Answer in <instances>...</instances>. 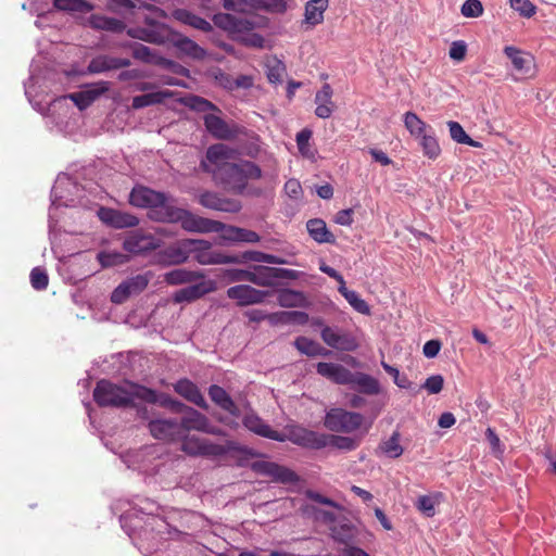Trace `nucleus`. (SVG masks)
<instances>
[{
    "label": "nucleus",
    "instance_id": "nucleus-1",
    "mask_svg": "<svg viewBox=\"0 0 556 556\" xmlns=\"http://www.w3.org/2000/svg\"><path fill=\"white\" fill-rule=\"evenodd\" d=\"M237 154V151L227 144L216 143L207 149L206 159L201 165L225 190L243 194L248 181L260 178L262 170L250 161L236 163Z\"/></svg>",
    "mask_w": 556,
    "mask_h": 556
},
{
    "label": "nucleus",
    "instance_id": "nucleus-45",
    "mask_svg": "<svg viewBox=\"0 0 556 556\" xmlns=\"http://www.w3.org/2000/svg\"><path fill=\"white\" fill-rule=\"evenodd\" d=\"M400 442L401 433L395 430L388 440H384L379 444V448L386 456L390 458H399L404 452Z\"/></svg>",
    "mask_w": 556,
    "mask_h": 556
},
{
    "label": "nucleus",
    "instance_id": "nucleus-11",
    "mask_svg": "<svg viewBox=\"0 0 556 556\" xmlns=\"http://www.w3.org/2000/svg\"><path fill=\"white\" fill-rule=\"evenodd\" d=\"M151 278V273L128 277L113 290L111 301L115 304L126 302L130 296L141 293L148 287Z\"/></svg>",
    "mask_w": 556,
    "mask_h": 556
},
{
    "label": "nucleus",
    "instance_id": "nucleus-18",
    "mask_svg": "<svg viewBox=\"0 0 556 556\" xmlns=\"http://www.w3.org/2000/svg\"><path fill=\"white\" fill-rule=\"evenodd\" d=\"M257 274L261 275L262 278H257L256 273L244 269L227 270V277L230 281H252L262 285H274L275 279L278 278V268L258 267Z\"/></svg>",
    "mask_w": 556,
    "mask_h": 556
},
{
    "label": "nucleus",
    "instance_id": "nucleus-33",
    "mask_svg": "<svg viewBox=\"0 0 556 556\" xmlns=\"http://www.w3.org/2000/svg\"><path fill=\"white\" fill-rule=\"evenodd\" d=\"M210 399L222 409L226 410L232 416L238 417L240 412L230 395L222 387L212 384L208 388Z\"/></svg>",
    "mask_w": 556,
    "mask_h": 556
},
{
    "label": "nucleus",
    "instance_id": "nucleus-6",
    "mask_svg": "<svg viewBox=\"0 0 556 556\" xmlns=\"http://www.w3.org/2000/svg\"><path fill=\"white\" fill-rule=\"evenodd\" d=\"M129 202L134 206L149 208L150 218L161 222L157 216L164 215V211L173 205L174 199L165 192L137 186L129 194Z\"/></svg>",
    "mask_w": 556,
    "mask_h": 556
},
{
    "label": "nucleus",
    "instance_id": "nucleus-29",
    "mask_svg": "<svg viewBox=\"0 0 556 556\" xmlns=\"http://www.w3.org/2000/svg\"><path fill=\"white\" fill-rule=\"evenodd\" d=\"M219 232L220 239L225 242L255 243L260 241V236L255 231L236 226H228L224 224V227Z\"/></svg>",
    "mask_w": 556,
    "mask_h": 556
},
{
    "label": "nucleus",
    "instance_id": "nucleus-47",
    "mask_svg": "<svg viewBox=\"0 0 556 556\" xmlns=\"http://www.w3.org/2000/svg\"><path fill=\"white\" fill-rule=\"evenodd\" d=\"M404 124L407 130L410 132V135L416 137L417 139L427 131L432 129L431 126L427 125L424 121H421L414 112L405 113Z\"/></svg>",
    "mask_w": 556,
    "mask_h": 556
},
{
    "label": "nucleus",
    "instance_id": "nucleus-9",
    "mask_svg": "<svg viewBox=\"0 0 556 556\" xmlns=\"http://www.w3.org/2000/svg\"><path fill=\"white\" fill-rule=\"evenodd\" d=\"M503 53L510 61L513 70L517 75L515 80L529 79L535 76V60L530 52L515 46H505Z\"/></svg>",
    "mask_w": 556,
    "mask_h": 556
},
{
    "label": "nucleus",
    "instance_id": "nucleus-23",
    "mask_svg": "<svg viewBox=\"0 0 556 556\" xmlns=\"http://www.w3.org/2000/svg\"><path fill=\"white\" fill-rule=\"evenodd\" d=\"M265 295V292L248 285L233 286L227 290V296L235 300L240 306L260 303L264 300Z\"/></svg>",
    "mask_w": 556,
    "mask_h": 556
},
{
    "label": "nucleus",
    "instance_id": "nucleus-21",
    "mask_svg": "<svg viewBox=\"0 0 556 556\" xmlns=\"http://www.w3.org/2000/svg\"><path fill=\"white\" fill-rule=\"evenodd\" d=\"M151 434L159 440H180L181 432L176 418L154 419L149 422Z\"/></svg>",
    "mask_w": 556,
    "mask_h": 556
},
{
    "label": "nucleus",
    "instance_id": "nucleus-50",
    "mask_svg": "<svg viewBox=\"0 0 556 556\" xmlns=\"http://www.w3.org/2000/svg\"><path fill=\"white\" fill-rule=\"evenodd\" d=\"M53 5L60 11H72L88 13L92 11L93 7L86 0H54Z\"/></svg>",
    "mask_w": 556,
    "mask_h": 556
},
{
    "label": "nucleus",
    "instance_id": "nucleus-8",
    "mask_svg": "<svg viewBox=\"0 0 556 556\" xmlns=\"http://www.w3.org/2000/svg\"><path fill=\"white\" fill-rule=\"evenodd\" d=\"M364 421L362 414L343 408H331L326 413L324 426L332 432L351 433L361 428Z\"/></svg>",
    "mask_w": 556,
    "mask_h": 556
},
{
    "label": "nucleus",
    "instance_id": "nucleus-36",
    "mask_svg": "<svg viewBox=\"0 0 556 556\" xmlns=\"http://www.w3.org/2000/svg\"><path fill=\"white\" fill-rule=\"evenodd\" d=\"M88 25L97 30H105L110 33H122L126 25L121 20L109 17L100 14H92L88 17Z\"/></svg>",
    "mask_w": 556,
    "mask_h": 556
},
{
    "label": "nucleus",
    "instance_id": "nucleus-43",
    "mask_svg": "<svg viewBox=\"0 0 556 556\" xmlns=\"http://www.w3.org/2000/svg\"><path fill=\"white\" fill-rule=\"evenodd\" d=\"M230 258L237 261L230 262V264H243L248 262L256 263H278V258L274 255L265 254L258 251H245L241 254H230Z\"/></svg>",
    "mask_w": 556,
    "mask_h": 556
},
{
    "label": "nucleus",
    "instance_id": "nucleus-13",
    "mask_svg": "<svg viewBox=\"0 0 556 556\" xmlns=\"http://www.w3.org/2000/svg\"><path fill=\"white\" fill-rule=\"evenodd\" d=\"M180 440H182L181 450L192 456H219L225 453L223 445L204 438L185 434Z\"/></svg>",
    "mask_w": 556,
    "mask_h": 556
},
{
    "label": "nucleus",
    "instance_id": "nucleus-10",
    "mask_svg": "<svg viewBox=\"0 0 556 556\" xmlns=\"http://www.w3.org/2000/svg\"><path fill=\"white\" fill-rule=\"evenodd\" d=\"M181 414L180 420H178V425L180 428L181 437L188 434L190 430L201 431L205 433L216 434L217 429L213 426L208 418L197 409L182 405L181 410L178 412Z\"/></svg>",
    "mask_w": 556,
    "mask_h": 556
},
{
    "label": "nucleus",
    "instance_id": "nucleus-63",
    "mask_svg": "<svg viewBox=\"0 0 556 556\" xmlns=\"http://www.w3.org/2000/svg\"><path fill=\"white\" fill-rule=\"evenodd\" d=\"M285 192L289 198L294 200L300 199L303 194L301 184L296 179H289L285 184Z\"/></svg>",
    "mask_w": 556,
    "mask_h": 556
},
{
    "label": "nucleus",
    "instance_id": "nucleus-41",
    "mask_svg": "<svg viewBox=\"0 0 556 556\" xmlns=\"http://www.w3.org/2000/svg\"><path fill=\"white\" fill-rule=\"evenodd\" d=\"M313 131L309 128H303L296 134L295 141L300 154L311 161L316 160L317 150L311 144Z\"/></svg>",
    "mask_w": 556,
    "mask_h": 556
},
{
    "label": "nucleus",
    "instance_id": "nucleus-54",
    "mask_svg": "<svg viewBox=\"0 0 556 556\" xmlns=\"http://www.w3.org/2000/svg\"><path fill=\"white\" fill-rule=\"evenodd\" d=\"M110 89L109 81H98L91 85L86 86L83 90L85 91L87 98L94 102L100 96L104 94Z\"/></svg>",
    "mask_w": 556,
    "mask_h": 556
},
{
    "label": "nucleus",
    "instance_id": "nucleus-3",
    "mask_svg": "<svg viewBox=\"0 0 556 556\" xmlns=\"http://www.w3.org/2000/svg\"><path fill=\"white\" fill-rule=\"evenodd\" d=\"M140 386L124 381L121 384L102 379L97 382L93 390V400L101 407H128L135 406L139 400Z\"/></svg>",
    "mask_w": 556,
    "mask_h": 556
},
{
    "label": "nucleus",
    "instance_id": "nucleus-39",
    "mask_svg": "<svg viewBox=\"0 0 556 556\" xmlns=\"http://www.w3.org/2000/svg\"><path fill=\"white\" fill-rule=\"evenodd\" d=\"M175 20L202 31H211L212 25L206 20L185 9H177L173 12Z\"/></svg>",
    "mask_w": 556,
    "mask_h": 556
},
{
    "label": "nucleus",
    "instance_id": "nucleus-24",
    "mask_svg": "<svg viewBox=\"0 0 556 556\" xmlns=\"http://www.w3.org/2000/svg\"><path fill=\"white\" fill-rule=\"evenodd\" d=\"M316 371L318 375L325 377L326 379L337 383L348 386L351 383L352 371L344 366L336 363H326L320 362L316 366Z\"/></svg>",
    "mask_w": 556,
    "mask_h": 556
},
{
    "label": "nucleus",
    "instance_id": "nucleus-57",
    "mask_svg": "<svg viewBox=\"0 0 556 556\" xmlns=\"http://www.w3.org/2000/svg\"><path fill=\"white\" fill-rule=\"evenodd\" d=\"M381 366L389 375L393 377V381L399 388L408 389L410 387L412 383L408 380L407 376L400 375L397 368L387 364L386 362H381Z\"/></svg>",
    "mask_w": 556,
    "mask_h": 556
},
{
    "label": "nucleus",
    "instance_id": "nucleus-15",
    "mask_svg": "<svg viewBox=\"0 0 556 556\" xmlns=\"http://www.w3.org/2000/svg\"><path fill=\"white\" fill-rule=\"evenodd\" d=\"M162 240L151 232L141 229L130 232L124 240V250L131 254H142L156 250L161 247Z\"/></svg>",
    "mask_w": 556,
    "mask_h": 556
},
{
    "label": "nucleus",
    "instance_id": "nucleus-44",
    "mask_svg": "<svg viewBox=\"0 0 556 556\" xmlns=\"http://www.w3.org/2000/svg\"><path fill=\"white\" fill-rule=\"evenodd\" d=\"M338 290L356 312L364 315L370 314L369 305L356 291L349 290L345 285L339 286Z\"/></svg>",
    "mask_w": 556,
    "mask_h": 556
},
{
    "label": "nucleus",
    "instance_id": "nucleus-42",
    "mask_svg": "<svg viewBox=\"0 0 556 556\" xmlns=\"http://www.w3.org/2000/svg\"><path fill=\"white\" fill-rule=\"evenodd\" d=\"M418 139L425 156L430 160L439 157L441 154V148L432 129L420 136Z\"/></svg>",
    "mask_w": 556,
    "mask_h": 556
},
{
    "label": "nucleus",
    "instance_id": "nucleus-46",
    "mask_svg": "<svg viewBox=\"0 0 556 556\" xmlns=\"http://www.w3.org/2000/svg\"><path fill=\"white\" fill-rule=\"evenodd\" d=\"M294 345L296 349L307 355V356H317V355H328L329 351L323 348L318 342L308 339L306 337H299L294 341Z\"/></svg>",
    "mask_w": 556,
    "mask_h": 556
},
{
    "label": "nucleus",
    "instance_id": "nucleus-4",
    "mask_svg": "<svg viewBox=\"0 0 556 556\" xmlns=\"http://www.w3.org/2000/svg\"><path fill=\"white\" fill-rule=\"evenodd\" d=\"M288 438L298 445L314 450L332 446L342 451H354L359 445V440L354 438L318 433L301 427L291 429Z\"/></svg>",
    "mask_w": 556,
    "mask_h": 556
},
{
    "label": "nucleus",
    "instance_id": "nucleus-53",
    "mask_svg": "<svg viewBox=\"0 0 556 556\" xmlns=\"http://www.w3.org/2000/svg\"><path fill=\"white\" fill-rule=\"evenodd\" d=\"M308 321V315L300 311L280 312V324L305 325Z\"/></svg>",
    "mask_w": 556,
    "mask_h": 556
},
{
    "label": "nucleus",
    "instance_id": "nucleus-60",
    "mask_svg": "<svg viewBox=\"0 0 556 556\" xmlns=\"http://www.w3.org/2000/svg\"><path fill=\"white\" fill-rule=\"evenodd\" d=\"M467 46L463 40L452 42L448 51V55L452 60L463 61L466 56Z\"/></svg>",
    "mask_w": 556,
    "mask_h": 556
},
{
    "label": "nucleus",
    "instance_id": "nucleus-61",
    "mask_svg": "<svg viewBox=\"0 0 556 556\" xmlns=\"http://www.w3.org/2000/svg\"><path fill=\"white\" fill-rule=\"evenodd\" d=\"M156 509H157V507L155 506V504L153 502H150L149 500H147V501H144V506L139 507V509L134 507V508L125 511L123 514L122 518H125V519L131 518L132 516H135L137 514V511L144 514V515H153L154 510H156Z\"/></svg>",
    "mask_w": 556,
    "mask_h": 556
},
{
    "label": "nucleus",
    "instance_id": "nucleus-40",
    "mask_svg": "<svg viewBox=\"0 0 556 556\" xmlns=\"http://www.w3.org/2000/svg\"><path fill=\"white\" fill-rule=\"evenodd\" d=\"M243 425L249 430L253 431L254 433L269 438L273 440H278V432L270 429L268 425H266L258 416L254 414H248L243 418Z\"/></svg>",
    "mask_w": 556,
    "mask_h": 556
},
{
    "label": "nucleus",
    "instance_id": "nucleus-7",
    "mask_svg": "<svg viewBox=\"0 0 556 556\" xmlns=\"http://www.w3.org/2000/svg\"><path fill=\"white\" fill-rule=\"evenodd\" d=\"M83 189L66 174H61L51 190V207L49 211L50 231L54 228L55 210L60 206H76V198L80 197Z\"/></svg>",
    "mask_w": 556,
    "mask_h": 556
},
{
    "label": "nucleus",
    "instance_id": "nucleus-52",
    "mask_svg": "<svg viewBox=\"0 0 556 556\" xmlns=\"http://www.w3.org/2000/svg\"><path fill=\"white\" fill-rule=\"evenodd\" d=\"M447 126H448L451 138L454 141H456L458 143L467 144V146H470V147H475V148L481 147L480 142L471 139L466 134V131L464 130L463 126L458 122L451 121V122L447 123Z\"/></svg>",
    "mask_w": 556,
    "mask_h": 556
},
{
    "label": "nucleus",
    "instance_id": "nucleus-58",
    "mask_svg": "<svg viewBox=\"0 0 556 556\" xmlns=\"http://www.w3.org/2000/svg\"><path fill=\"white\" fill-rule=\"evenodd\" d=\"M510 7L520 12L522 16L531 17L535 13V7L529 0H509Z\"/></svg>",
    "mask_w": 556,
    "mask_h": 556
},
{
    "label": "nucleus",
    "instance_id": "nucleus-62",
    "mask_svg": "<svg viewBox=\"0 0 556 556\" xmlns=\"http://www.w3.org/2000/svg\"><path fill=\"white\" fill-rule=\"evenodd\" d=\"M189 106L195 111H199V112H206L208 110H214L215 109V105L201 98V97H197V96H193L189 99V102H188Z\"/></svg>",
    "mask_w": 556,
    "mask_h": 556
},
{
    "label": "nucleus",
    "instance_id": "nucleus-37",
    "mask_svg": "<svg viewBox=\"0 0 556 556\" xmlns=\"http://www.w3.org/2000/svg\"><path fill=\"white\" fill-rule=\"evenodd\" d=\"M87 97L88 96H86L84 90L60 97L51 102L48 111L50 113H54L56 110L62 109L63 105L67 104L68 101H72L80 111H83L92 103Z\"/></svg>",
    "mask_w": 556,
    "mask_h": 556
},
{
    "label": "nucleus",
    "instance_id": "nucleus-31",
    "mask_svg": "<svg viewBox=\"0 0 556 556\" xmlns=\"http://www.w3.org/2000/svg\"><path fill=\"white\" fill-rule=\"evenodd\" d=\"M204 275L200 271L176 268L164 274L163 280L169 286H179L193 283L203 279Z\"/></svg>",
    "mask_w": 556,
    "mask_h": 556
},
{
    "label": "nucleus",
    "instance_id": "nucleus-20",
    "mask_svg": "<svg viewBox=\"0 0 556 556\" xmlns=\"http://www.w3.org/2000/svg\"><path fill=\"white\" fill-rule=\"evenodd\" d=\"M131 61L128 58H118L111 54H100L90 60L87 70L90 74H102L105 72L128 67Z\"/></svg>",
    "mask_w": 556,
    "mask_h": 556
},
{
    "label": "nucleus",
    "instance_id": "nucleus-59",
    "mask_svg": "<svg viewBox=\"0 0 556 556\" xmlns=\"http://www.w3.org/2000/svg\"><path fill=\"white\" fill-rule=\"evenodd\" d=\"M444 379L441 375H433L426 379L424 383V388L430 393V394H437L441 392L443 389Z\"/></svg>",
    "mask_w": 556,
    "mask_h": 556
},
{
    "label": "nucleus",
    "instance_id": "nucleus-25",
    "mask_svg": "<svg viewBox=\"0 0 556 556\" xmlns=\"http://www.w3.org/2000/svg\"><path fill=\"white\" fill-rule=\"evenodd\" d=\"M139 400L150 404H159L160 406L169 409L172 413L178 414L184 405L182 402L177 401L165 393H156L154 390L140 386Z\"/></svg>",
    "mask_w": 556,
    "mask_h": 556
},
{
    "label": "nucleus",
    "instance_id": "nucleus-32",
    "mask_svg": "<svg viewBox=\"0 0 556 556\" xmlns=\"http://www.w3.org/2000/svg\"><path fill=\"white\" fill-rule=\"evenodd\" d=\"M306 229L309 237L317 243H334L336 237L328 229L325 220L321 218H312L306 223Z\"/></svg>",
    "mask_w": 556,
    "mask_h": 556
},
{
    "label": "nucleus",
    "instance_id": "nucleus-19",
    "mask_svg": "<svg viewBox=\"0 0 556 556\" xmlns=\"http://www.w3.org/2000/svg\"><path fill=\"white\" fill-rule=\"evenodd\" d=\"M98 216L104 224L116 229L131 228L139 224L135 215L111 207H100Z\"/></svg>",
    "mask_w": 556,
    "mask_h": 556
},
{
    "label": "nucleus",
    "instance_id": "nucleus-64",
    "mask_svg": "<svg viewBox=\"0 0 556 556\" xmlns=\"http://www.w3.org/2000/svg\"><path fill=\"white\" fill-rule=\"evenodd\" d=\"M417 507L428 517H432L435 513L434 503L432 498L427 495H422L418 498Z\"/></svg>",
    "mask_w": 556,
    "mask_h": 556
},
{
    "label": "nucleus",
    "instance_id": "nucleus-55",
    "mask_svg": "<svg viewBox=\"0 0 556 556\" xmlns=\"http://www.w3.org/2000/svg\"><path fill=\"white\" fill-rule=\"evenodd\" d=\"M30 283L36 290H45L49 283L46 270L40 267L33 268L30 271Z\"/></svg>",
    "mask_w": 556,
    "mask_h": 556
},
{
    "label": "nucleus",
    "instance_id": "nucleus-56",
    "mask_svg": "<svg viewBox=\"0 0 556 556\" xmlns=\"http://www.w3.org/2000/svg\"><path fill=\"white\" fill-rule=\"evenodd\" d=\"M460 12L466 17H479L483 13V5L479 0H466Z\"/></svg>",
    "mask_w": 556,
    "mask_h": 556
},
{
    "label": "nucleus",
    "instance_id": "nucleus-30",
    "mask_svg": "<svg viewBox=\"0 0 556 556\" xmlns=\"http://www.w3.org/2000/svg\"><path fill=\"white\" fill-rule=\"evenodd\" d=\"M333 90L329 84H324L315 96V114L319 118H329L336 108L332 101Z\"/></svg>",
    "mask_w": 556,
    "mask_h": 556
},
{
    "label": "nucleus",
    "instance_id": "nucleus-35",
    "mask_svg": "<svg viewBox=\"0 0 556 556\" xmlns=\"http://www.w3.org/2000/svg\"><path fill=\"white\" fill-rule=\"evenodd\" d=\"M350 384L355 386L358 392L366 395H377L381 391L379 381L365 372H353Z\"/></svg>",
    "mask_w": 556,
    "mask_h": 556
},
{
    "label": "nucleus",
    "instance_id": "nucleus-22",
    "mask_svg": "<svg viewBox=\"0 0 556 556\" xmlns=\"http://www.w3.org/2000/svg\"><path fill=\"white\" fill-rule=\"evenodd\" d=\"M199 202L204 207L227 213H237L241 208L239 201L224 198L216 192L210 191L202 193Z\"/></svg>",
    "mask_w": 556,
    "mask_h": 556
},
{
    "label": "nucleus",
    "instance_id": "nucleus-34",
    "mask_svg": "<svg viewBox=\"0 0 556 556\" xmlns=\"http://www.w3.org/2000/svg\"><path fill=\"white\" fill-rule=\"evenodd\" d=\"M329 4L328 0H309L305 4L304 24L315 27L324 22V13Z\"/></svg>",
    "mask_w": 556,
    "mask_h": 556
},
{
    "label": "nucleus",
    "instance_id": "nucleus-2",
    "mask_svg": "<svg viewBox=\"0 0 556 556\" xmlns=\"http://www.w3.org/2000/svg\"><path fill=\"white\" fill-rule=\"evenodd\" d=\"M146 24L144 27L128 29V35L132 38L157 45L172 42L179 52L194 60H201L205 56L203 48L190 38L174 31L166 24L152 18H146Z\"/></svg>",
    "mask_w": 556,
    "mask_h": 556
},
{
    "label": "nucleus",
    "instance_id": "nucleus-5",
    "mask_svg": "<svg viewBox=\"0 0 556 556\" xmlns=\"http://www.w3.org/2000/svg\"><path fill=\"white\" fill-rule=\"evenodd\" d=\"M163 214L157 216L161 223H180L185 230L191 232H219L224 227V223L195 216L189 211L178 207L175 202Z\"/></svg>",
    "mask_w": 556,
    "mask_h": 556
},
{
    "label": "nucleus",
    "instance_id": "nucleus-27",
    "mask_svg": "<svg viewBox=\"0 0 556 556\" xmlns=\"http://www.w3.org/2000/svg\"><path fill=\"white\" fill-rule=\"evenodd\" d=\"M204 124L207 131L215 138L229 140L236 137L237 130L229 126L223 118L214 114L204 116Z\"/></svg>",
    "mask_w": 556,
    "mask_h": 556
},
{
    "label": "nucleus",
    "instance_id": "nucleus-17",
    "mask_svg": "<svg viewBox=\"0 0 556 556\" xmlns=\"http://www.w3.org/2000/svg\"><path fill=\"white\" fill-rule=\"evenodd\" d=\"M161 446L147 445L124 456L123 462L128 468L149 471L152 462L159 458Z\"/></svg>",
    "mask_w": 556,
    "mask_h": 556
},
{
    "label": "nucleus",
    "instance_id": "nucleus-16",
    "mask_svg": "<svg viewBox=\"0 0 556 556\" xmlns=\"http://www.w3.org/2000/svg\"><path fill=\"white\" fill-rule=\"evenodd\" d=\"M191 239L178 240L159 252V262L163 265H180L190 256Z\"/></svg>",
    "mask_w": 556,
    "mask_h": 556
},
{
    "label": "nucleus",
    "instance_id": "nucleus-12",
    "mask_svg": "<svg viewBox=\"0 0 556 556\" xmlns=\"http://www.w3.org/2000/svg\"><path fill=\"white\" fill-rule=\"evenodd\" d=\"M190 255L202 265L230 264L236 261L230 254L212 250V243L206 240L191 239Z\"/></svg>",
    "mask_w": 556,
    "mask_h": 556
},
{
    "label": "nucleus",
    "instance_id": "nucleus-49",
    "mask_svg": "<svg viewBox=\"0 0 556 556\" xmlns=\"http://www.w3.org/2000/svg\"><path fill=\"white\" fill-rule=\"evenodd\" d=\"M307 300L303 292L292 291L280 286V306H306Z\"/></svg>",
    "mask_w": 556,
    "mask_h": 556
},
{
    "label": "nucleus",
    "instance_id": "nucleus-51",
    "mask_svg": "<svg viewBox=\"0 0 556 556\" xmlns=\"http://www.w3.org/2000/svg\"><path fill=\"white\" fill-rule=\"evenodd\" d=\"M97 258L102 267H113L129 261L127 254L118 251H101L98 253Z\"/></svg>",
    "mask_w": 556,
    "mask_h": 556
},
{
    "label": "nucleus",
    "instance_id": "nucleus-14",
    "mask_svg": "<svg viewBox=\"0 0 556 556\" xmlns=\"http://www.w3.org/2000/svg\"><path fill=\"white\" fill-rule=\"evenodd\" d=\"M320 337L328 346L334 350L352 352L358 348L357 339L346 330L324 326Z\"/></svg>",
    "mask_w": 556,
    "mask_h": 556
},
{
    "label": "nucleus",
    "instance_id": "nucleus-38",
    "mask_svg": "<svg viewBox=\"0 0 556 556\" xmlns=\"http://www.w3.org/2000/svg\"><path fill=\"white\" fill-rule=\"evenodd\" d=\"M332 538L346 546L356 538V528L346 519L338 521L330 527Z\"/></svg>",
    "mask_w": 556,
    "mask_h": 556
},
{
    "label": "nucleus",
    "instance_id": "nucleus-28",
    "mask_svg": "<svg viewBox=\"0 0 556 556\" xmlns=\"http://www.w3.org/2000/svg\"><path fill=\"white\" fill-rule=\"evenodd\" d=\"M211 291L207 282H193L186 288L177 290L173 295V301L176 304L191 303Z\"/></svg>",
    "mask_w": 556,
    "mask_h": 556
},
{
    "label": "nucleus",
    "instance_id": "nucleus-48",
    "mask_svg": "<svg viewBox=\"0 0 556 556\" xmlns=\"http://www.w3.org/2000/svg\"><path fill=\"white\" fill-rule=\"evenodd\" d=\"M169 93L167 91L149 92L132 98V108L142 109L153 104L162 103Z\"/></svg>",
    "mask_w": 556,
    "mask_h": 556
},
{
    "label": "nucleus",
    "instance_id": "nucleus-26",
    "mask_svg": "<svg viewBox=\"0 0 556 556\" xmlns=\"http://www.w3.org/2000/svg\"><path fill=\"white\" fill-rule=\"evenodd\" d=\"M174 390L180 396L185 397L187 401L193 403L200 408H208V405L205 399L203 397L201 391L192 381L188 379H180L174 384Z\"/></svg>",
    "mask_w": 556,
    "mask_h": 556
}]
</instances>
